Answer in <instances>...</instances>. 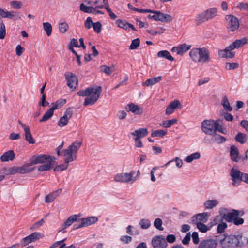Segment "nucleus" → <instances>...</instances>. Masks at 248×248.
<instances>
[{
	"label": "nucleus",
	"instance_id": "1",
	"mask_svg": "<svg viewBox=\"0 0 248 248\" xmlns=\"http://www.w3.org/2000/svg\"><path fill=\"white\" fill-rule=\"evenodd\" d=\"M222 248H238L246 246L248 243L247 238L242 234L225 235L216 236Z\"/></svg>",
	"mask_w": 248,
	"mask_h": 248
},
{
	"label": "nucleus",
	"instance_id": "2",
	"mask_svg": "<svg viewBox=\"0 0 248 248\" xmlns=\"http://www.w3.org/2000/svg\"><path fill=\"white\" fill-rule=\"evenodd\" d=\"M102 88L101 86H97L96 88L90 87L85 90H80L77 94L80 96L88 97L85 98L84 106L94 104L99 99L101 94Z\"/></svg>",
	"mask_w": 248,
	"mask_h": 248
},
{
	"label": "nucleus",
	"instance_id": "3",
	"mask_svg": "<svg viewBox=\"0 0 248 248\" xmlns=\"http://www.w3.org/2000/svg\"><path fill=\"white\" fill-rule=\"evenodd\" d=\"M189 56L195 62L207 63L211 61L209 51L205 47L192 48L189 52Z\"/></svg>",
	"mask_w": 248,
	"mask_h": 248
},
{
	"label": "nucleus",
	"instance_id": "4",
	"mask_svg": "<svg viewBox=\"0 0 248 248\" xmlns=\"http://www.w3.org/2000/svg\"><path fill=\"white\" fill-rule=\"evenodd\" d=\"M82 145V142L78 141L74 142L67 149L62 151L61 156H64L65 162L69 163L77 159L76 154Z\"/></svg>",
	"mask_w": 248,
	"mask_h": 248
},
{
	"label": "nucleus",
	"instance_id": "5",
	"mask_svg": "<svg viewBox=\"0 0 248 248\" xmlns=\"http://www.w3.org/2000/svg\"><path fill=\"white\" fill-rule=\"evenodd\" d=\"M230 175L233 186H238L242 181L248 184V173L242 172L234 167L231 170Z\"/></svg>",
	"mask_w": 248,
	"mask_h": 248
},
{
	"label": "nucleus",
	"instance_id": "6",
	"mask_svg": "<svg viewBox=\"0 0 248 248\" xmlns=\"http://www.w3.org/2000/svg\"><path fill=\"white\" fill-rule=\"evenodd\" d=\"M238 212L237 210L232 209L231 212L221 214L222 218L226 222L233 223L234 225L238 226L242 225L244 222L243 218L237 217Z\"/></svg>",
	"mask_w": 248,
	"mask_h": 248
},
{
	"label": "nucleus",
	"instance_id": "7",
	"mask_svg": "<svg viewBox=\"0 0 248 248\" xmlns=\"http://www.w3.org/2000/svg\"><path fill=\"white\" fill-rule=\"evenodd\" d=\"M217 10L216 8H210L197 15L196 18V24L199 25L206 21L215 17L217 16Z\"/></svg>",
	"mask_w": 248,
	"mask_h": 248
},
{
	"label": "nucleus",
	"instance_id": "8",
	"mask_svg": "<svg viewBox=\"0 0 248 248\" xmlns=\"http://www.w3.org/2000/svg\"><path fill=\"white\" fill-rule=\"evenodd\" d=\"M56 159L54 156L45 154H36L32 156L30 160V165H34L37 164H43L46 162H51Z\"/></svg>",
	"mask_w": 248,
	"mask_h": 248
},
{
	"label": "nucleus",
	"instance_id": "9",
	"mask_svg": "<svg viewBox=\"0 0 248 248\" xmlns=\"http://www.w3.org/2000/svg\"><path fill=\"white\" fill-rule=\"evenodd\" d=\"M202 124V130L204 133L210 135L215 134L216 121L205 120Z\"/></svg>",
	"mask_w": 248,
	"mask_h": 248
},
{
	"label": "nucleus",
	"instance_id": "10",
	"mask_svg": "<svg viewBox=\"0 0 248 248\" xmlns=\"http://www.w3.org/2000/svg\"><path fill=\"white\" fill-rule=\"evenodd\" d=\"M44 234L40 232H35L22 238L20 241V244L23 247H25L31 243L38 240L40 238L44 237Z\"/></svg>",
	"mask_w": 248,
	"mask_h": 248
},
{
	"label": "nucleus",
	"instance_id": "11",
	"mask_svg": "<svg viewBox=\"0 0 248 248\" xmlns=\"http://www.w3.org/2000/svg\"><path fill=\"white\" fill-rule=\"evenodd\" d=\"M225 19L228 22L227 29L231 31H236L239 27L238 19L232 15H226Z\"/></svg>",
	"mask_w": 248,
	"mask_h": 248
},
{
	"label": "nucleus",
	"instance_id": "12",
	"mask_svg": "<svg viewBox=\"0 0 248 248\" xmlns=\"http://www.w3.org/2000/svg\"><path fill=\"white\" fill-rule=\"evenodd\" d=\"M152 244L154 248H166L168 246L163 235H157L154 237L152 240Z\"/></svg>",
	"mask_w": 248,
	"mask_h": 248
},
{
	"label": "nucleus",
	"instance_id": "13",
	"mask_svg": "<svg viewBox=\"0 0 248 248\" xmlns=\"http://www.w3.org/2000/svg\"><path fill=\"white\" fill-rule=\"evenodd\" d=\"M135 174V171H131L130 173H122L117 174L114 180L116 182L121 183H128L132 180L134 175Z\"/></svg>",
	"mask_w": 248,
	"mask_h": 248
},
{
	"label": "nucleus",
	"instance_id": "14",
	"mask_svg": "<svg viewBox=\"0 0 248 248\" xmlns=\"http://www.w3.org/2000/svg\"><path fill=\"white\" fill-rule=\"evenodd\" d=\"M80 220L81 223L80 224H75L74 225L73 227L74 230H77L93 224L97 221L98 218L95 217H90L88 218H81Z\"/></svg>",
	"mask_w": 248,
	"mask_h": 248
},
{
	"label": "nucleus",
	"instance_id": "15",
	"mask_svg": "<svg viewBox=\"0 0 248 248\" xmlns=\"http://www.w3.org/2000/svg\"><path fill=\"white\" fill-rule=\"evenodd\" d=\"M79 215H73L70 216L65 222L61 226V230L59 231L58 234L60 232H65L66 231H64V229L70 226L75 221L79 220L78 217H80Z\"/></svg>",
	"mask_w": 248,
	"mask_h": 248
},
{
	"label": "nucleus",
	"instance_id": "16",
	"mask_svg": "<svg viewBox=\"0 0 248 248\" xmlns=\"http://www.w3.org/2000/svg\"><path fill=\"white\" fill-rule=\"evenodd\" d=\"M64 75L67 82V86L70 88L75 89L78 83L77 77L72 73H66Z\"/></svg>",
	"mask_w": 248,
	"mask_h": 248
},
{
	"label": "nucleus",
	"instance_id": "17",
	"mask_svg": "<svg viewBox=\"0 0 248 248\" xmlns=\"http://www.w3.org/2000/svg\"><path fill=\"white\" fill-rule=\"evenodd\" d=\"M217 240L207 239L202 241L198 248H216L217 245Z\"/></svg>",
	"mask_w": 248,
	"mask_h": 248
},
{
	"label": "nucleus",
	"instance_id": "18",
	"mask_svg": "<svg viewBox=\"0 0 248 248\" xmlns=\"http://www.w3.org/2000/svg\"><path fill=\"white\" fill-rule=\"evenodd\" d=\"M125 108L127 111H131L137 115H140L143 113L142 108L133 103L127 104L125 106Z\"/></svg>",
	"mask_w": 248,
	"mask_h": 248
},
{
	"label": "nucleus",
	"instance_id": "19",
	"mask_svg": "<svg viewBox=\"0 0 248 248\" xmlns=\"http://www.w3.org/2000/svg\"><path fill=\"white\" fill-rule=\"evenodd\" d=\"M179 106H181V103L179 100H175L171 102L166 108L165 114L166 115L172 114Z\"/></svg>",
	"mask_w": 248,
	"mask_h": 248
},
{
	"label": "nucleus",
	"instance_id": "20",
	"mask_svg": "<svg viewBox=\"0 0 248 248\" xmlns=\"http://www.w3.org/2000/svg\"><path fill=\"white\" fill-rule=\"evenodd\" d=\"M96 7L87 6L84 4L81 3L80 5V10L87 13H92L95 15L100 14H104V12L99 10H96Z\"/></svg>",
	"mask_w": 248,
	"mask_h": 248
},
{
	"label": "nucleus",
	"instance_id": "21",
	"mask_svg": "<svg viewBox=\"0 0 248 248\" xmlns=\"http://www.w3.org/2000/svg\"><path fill=\"white\" fill-rule=\"evenodd\" d=\"M230 157L232 161L235 162H238L241 159L238 149L235 145H232L230 147Z\"/></svg>",
	"mask_w": 248,
	"mask_h": 248
},
{
	"label": "nucleus",
	"instance_id": "22",
	"mask_svg": "<svg viewBox=\"0 0 248 248\" xmlns=\"http://www.w3.org/2000/svg\"><path fill=\"white\" fill-rule=\"evenodd\" d=\"M208 217L209 216L207 212L199 213L193 217L192 221L195 223H196V222L205 223L207 221Z\"/></svg>",
	"mask_w": 248,
	"mask_h": 248
},
{
	"label": "nucleus",
	"instance_id": "23",
	"mask_svg": "<svg viewBox=\"0 0 248 248\" xmlns=\"http://www.w3.org/2000/svg\"><path fill=\"white\" fill-rule=\"evenodd\" d=\"M15 158V154L12 150H10L5 152L0 156V160L2 162L13 161Z\"/></svg>",
	"mask_w": 248,
	"mask_h": 248
},
{
	"label": "nucleus",
	"instance_id": "24",
	"mask_svg": "<svg viewBox=\"0 0 248 248\" xmlns=\"http://www.w3.org/2000/svg\"><path fill=\"white\" fill-rule=\"evenodd\" d=\"M62 191V189H59L47 195L45 197V202L48 203L52 202L58 196L60 195Z\"/></svg>",
	"mask_w": 248,
	"mask_h": 248
},
{
	"label": "nucleus",
	"instance_id": "25",
	"mask_svg": "<svg viewBox=\"0 0 248 248\" xmlns=\"http://www.w3.org/2000/svg\"><path fill=\"white\" fill-rule=\"evenodd\" d=\"M148 134V132L147 129L144 128H139L131 133L132 135L135 136L136 138L140 139L145 137Z\"/></svg>",
	"mask_w": 248,
	"mask_h": 248
},
{
	"label": "nucleus",
	"instance_id": "26",
	"mask_svg": "<svg viewBox=\"0 0 248 248\" xmlns=\"http://www.w3.org/2000/svg\"><path fill=\"white\" fill-rule=\"evenodd\" d=\"M162 79V77L159 76L148 79L145 82L142 83L143 86H150L159 82Z\"/></svg>",
	"mask_w": 248,
	"mask_h": 248
},
{
	"label": "nucleus",
	"instance_id": "27",
	"mask_svg": "<svg viewBox=\"0 0 248 248\" xmlns=\"http://www.w3.org/2000/svg\"><path fill=\"white\" fill-rule=\"evenodd\" d=\"M51 162H46L44 164L40 166L38 170L39 171H44L49 170L52 167H53L55 163V159H52Z\"/></svg>",
	"mask_w": 248,
	"mask_h": 248
},
{
	"label": "nucleus",
	"instance_id": "28",
	"mask_svg": "<svg viewBox=\"0 0 248 248\" xmlns=\"http://www.w3.org/2000/svg\"><path fill=\"white\" fill-rule=\"evenodd\" d=\"M24 131L25 132V140L28 141L30 144H34L35 140L31 133L30 127L26 128Z\"/></svg>",
	"mask_w": 248,
	"mask_h": 248
},
{
	"label": "nucleus",
	"instance_id": "29",
	"mask_svg": "<svg viewBox=\"0 0 248 248\" xmlns=\"http://www.w3.org/2000/svg\"><path fill=\"white\" fill-rule=\"evenodd\" d=\"M191 45L186 44H183L176 48L177 53L178 55H182L184 53L186 52L191 48Z\"/></svg>",
	"mask_w": 248,
	"mask_h": 248
},
{
	"label": "nucleus",
	"instance_id": "30",
	"mask_svg": "<svg viewBox=\"0 0 248 248\" xmlns=\"http://www.w3.org/2000/svg\"><path fill=\"white\" fill-rule=\"evenodd\" d=\"M157 55L158 57L166 58L170 61H173L174 60V58L167 50L160 51L157 53Z\"/></svg>",
	"mask_w": 248,
	"mask_h": 248
},
{
	"label": "nucleus",
	"instance_id": "31",
	"mask_svg": "<svg viewBox=\"0 0 248 248\" xmlns=\"http://www.w3.org/2000/svg\"><path fill=\"white\" fill-rule=\"evenodd\" d=\"M218 203L217 200H209L204 202V205L206 209H211L216 206Z\"/></svg>",
	"mask_w": 248,
	"mask_h": 248
},
{
	"label": "nucleus",
	"instance_id": "32",
	"mask_svg": "<svg viewBox=\"0 0 248 248\" xmlns=\"http://www.w3.org/2000/svg\"><path fill=\"white\" fill-rule=\"evenodd\" d=\"M212 136H213L212 140L218 144L223 143L227 140L226 138L216 133L212 135Z\"/></svg>",
	"mask_w": 248,
	"mask_h": 248
},
{
	"label": "nucleus",
	"instance_id": "33",
	"mask_svg": "<svg viewBox=\"0 0 248 248\" xmlns=\"http://www.w3.org/2000/svg\"><path fill=\"white\" fill-rule=\"evenodd\" d=\"M234 139L237 142L242 144L245 143L247 140V135L241 132H238Z\"/></svg>",
	"mask_w": 248,
	"mask_h": 248
},
{
	"label": "nucleus",
	"instance_id": "34",
	"mask_svg": "<svg viewBox=\"0 0 248 248\" xmlns=\"http://www.w3.org/2000/svg\"><path fill=\"white\" fill-rule=\"evenodd\" d=\"M22 15L18 12L15 11H11L8 12V16L7 18H9L11 19L14 20H18L20 19L21 18Z\"/></svg>",
	"mask_w": 248,
	"mask_h": 248
},
{
	"label": "nucleus",
	"instance_id": "35",
	"mask_svg": "<svg viewBox=\"0 0 248 248\" xmlns=\"http://www.w3.org/2000/svg\"><path fill=\"white\" fill-rule=\"evenodd\" d=\"M218 55L222 58H232L235 56V53L225 50H219Z\"/></svg>",
	"mask_w": 248,
	"mask_h": 248
},
{
	"label": "nucleus",
	"instance_id": "36",
	"mask_svg": "<svg viewBox=\"0 0 248 248\" xmlns=\"http://www.w3.org/2000/svg\"><path fill=\"white\" fill-rule=\"evenodd\" d=\"M29 165L17 167V173L25 174L31 172L34 170L35 167L28 168Z\"/></svg>",
	"mask_w": 248,
	"mask_h": 248
},
{
	"label": "nucleus",
	"instance_id": "37",
	"mask_svg": "<svg viewBox=\"0 0 248 248\" xmlns=\"http://www.w3.org/2000/svg\"><path fill=\"white\" fill-rule=\"evenodd\" d=\"M159 21L163 22H170L173 19L171 16L170 14H164L160 12Z\"/></svg>",
	"mask_w": 248,
	"mask_h": 248
},
{
	"label": "nucleus",
	"instance_id": "38",
	"mask_svg": "<svg viewBox=\"0 0 248 248\" xmlns=\"http://www.w3.org/2000/svg\"><path fill=\"white\" fill-rule=\"evenodd\" d=\"M65 103V99H59L55 102L52 103V107H51V108L54 111V110L61 108Z\"/></svg>",
	"mask_w": 248,
	"mask_h": 248
},
{
	"label": "nucleus",
	"instance_id": "39",
	"mask_svg": "<svg viewBox=\"0 0 248 248\" xmlns=\"http://www.w3.org/2000/svg\"><path fill=\"white\" fill-rule=\"evenodd\" d=\"M222 105L227 111H231L232 110V107L230 106L228 99L226 96H224L222 100Z\"/></svg>",
	"mask_w": 248,
	"mask_h": 248
},
{
	"label": "nucleus",
	"instance_id": "40",
	"mask_svg": "<svg viewBox=\"0 0 248 248\" xmlns=\"http://www.w3.org/2000/svg\"><path fill=\"white\" fill-rule=\"evenodd\" d=\"M54 111L50 108L43 115L42 118L40 120V122H45L49 120L53 115Z\"/></svg>",
	"mask_w": 248,
	"mask_h": 248
},
{
	"label": "nucleus",
	"instance_id": "41",
	"mask_svg": "<svg viewBox=\"0 0 248 248\" xmlns=\"http://www.w3.org/2000/svg\"><path fill=\"white\" fill-rule=\"evenodd\" d=\"M219 120H216L215 133L218 131L222 134H226L227 130L221 124H220Z\"/></svg>",
	"mask_w": 248,
	"mask_h": 248
},
{
	"label": "nucleus",
	"instance_id": "42",
	"mask_svg": "<svg viewBox=\"0 0 248 248\" xmlns=\"http://www.w3.org/2000/svg\"><path fill=\"white\" fill-rule=\"evenodd\" d=\"M177 122V120L176 119L166 120L163 121V123L161 124L160 125L165 128H169L176 123Z\"/></svg>",
	"mask_w": 248,
	"mask_h": 248
},
{
	"label": "nucleus",
	"instance_id": "43",
	"mask_svg": "<svg viewBox=\"0 0 248 248\" xmlns=\"http://www.w3.org/2000/svg\"><path fill=\"white\" fill-rule=\"evenodd\" d=\"M200 156L201 155L199 152H195L187 156L185 159V161L188 163L191 162L194 159H199Z\"/></svg>",
	"mask_w": 248,
	"mask_h": 248
},
{
	"label": "nucleus",
	"instance_id": "44",
	"mask_svg": "<svg viewBox=\"0 0 248 248\" xmlns=\"http://www.w3.org/2000/svg\"><path fill=\"white\" fill-rule=\"evenodd\" d=\"M247 40L246 38H243L241 39L236 40L232 43L235 48H238L247 43Z\"/></svg>",
	"mask_w": 248,
	"mask_h": 248
},
{
	"label": "nucleus",
	"instance_id": "45",
	"mask_svg": "<svg viewBox=\"0 0 248 248\" xmlns=\"http://www.w3.org/2000/svg\"><path fill=\"white\" fill-rule=\"evenodd\" d=\"M43 29L46 31V35L49 36L52 33V26L49 22H45L43 24Z\"/></svg>",
	"mask_w": 248,
	"mask_h": 248
},
{
	"label": "nucleus",
	"instance_id": "46",
	"mask_svg": "<svg viewBox=\"0 0 248 248\" xmlns=\"http://www.w3.org/2000/svg\"><path fill=\"white\" fill-rule=\"evenodd\" d=\"M151 13H153V15H149L148 18L151 19H153L155 21H159L160 20V11H154L152 10V12Z\"/></svg>",
	"mask_w": 248,
	"mask_h": 248
},
{
	"label": "nucleus",
	"instance_id": "47",
	"mask_svg": "<svg viewBox=\"0 0 248 248\" xmlns=\"http://www.w3.org/2000/svg\"><path fill=\"white\" fill-rule=\"evenodd\" d=\"M167 130H155L151 133V137H163L167 133Z\"/></svg>",
	"mask_w": 248,
	"mask_h": 248
},
{
	"label": "nucleus",
	"instance_id": "48",
	"mask_svg": "<svg viewBox=\"0 0 248 248\" xmlns=\"http://www.w3.org/2000/svg\"><path fill=\"white\" fill-rule=\"evenodd\" d=\"M68 165L69 163L64 161V164L57 165L54 168L53 170L55 172L64 170L67 168Z\"/></svg>",
	"mask_w": 248,
	"mask_h": 248
},
{
	"label": "nucleus",
	"instance_id": "49",
	"mask_svg": "<svg viewBox=\"0 0 248 248\" xmlns=\"http://www.w3.org/2000/svg\"><path fill=\"white\" fill-rule=\"evenodd\" d=\"M44 222V219H42L34 223L30 227L29 229L31 231L35 230L40 227Z\"/></svg>",
	"mask_w": 248,
	"mask_h": 248
},
{
	"label": "nucleus",
	"instance_id": "50",
	"mask_svg": "<svg viewBox=\"0 0 248 248\" xmlns=\"http://www.w3.org/2000/svg\"><path fill=\"white\" fill-rule=\"evenodd\" d=\"M116 23L118 25V26L121 28L124 29L125 30H127L128 29V25L129 24V23L126 22L125 20H122L118 19L116 21Z\"/></svg>",
	"mask_w": 248,
	"mask_h": 248
},
{
	"label": "nucleus",
	"instance_id": "51",
	"mask_svg": "<svg viewBox=\"0 0 248 248\" xmlns=\"http://www.w3.org/2000/svg\"><path fill=\"white\" fill-rule=\"evenodd\" d=\"M6 35L5 26L3 21L0 24V39H3Z\"/></svg>",
	"mask_w": 248,
	"mask_h": 248
},
{
	"label": "nucleus",
	"instance_id": "52",
	"mask_svg": "<svg viewBox=\"0 0 248 248\" xmlns=\"http://www.w3.org/2000/svg\"><path fill=\"white\" fill-rule=\"evenodd\" d=\"M197 227L202 232H206L209 228L207 225L201 222H196Z\"/></svg>",
	"mask_w": 248,
	"mask_h": 248
},
{
	"label": "nucleus",
	"instance_id": "53",
	"mask_svg": "<svg viewBox=\"0 0 248 248\" xmlns=\"http://www.w3.org/2000/svg\"><path fill=\"white\" fill-rule=\"evenodd\" d=\"M69 28V26L66 22H62L59 23V29L60 31L64 33L66 32Z\"/></svg>",
	"mask_w": 248,
	"mask_h": 248
},
{
	"label": "nucleus",
	"instance_id": "54",
	"mask_svg": "<svg viewBox=\"0 0 248 248\" xmlns=\"http://www.w3.org/2000/svg\"><path fill=\"white\" fill-rule=\"evenodd\" d=\"M133 227L128 225L126 228V232L131 235H136L139 234V231L137 229L132 230Z\"/></svg>",
	"mask_w": 248,
	"mask_h": 248
},
{
	"label": "nucleus",
	"instance_id": "55",
	"mask_svg": "<svg viewBox=\"0 0 248 248\" xmlns=\"http://www.w3.org/2000/svg\"><path fill=\"white\" fill-rule=\"evenodd\" d=\"M69 121V119L64 116L61 117L60 119V120L58 122V125L60 127H63L66 126Z\"/></svg>",
	"mask_w": 248,
	"mask_h": 248
},
{
	"label": "nucleus",
	"instance_id": "56",
	"mask_svg": "<svg viewBox=\"0 0 248 248\" xmlns=\"http://www.w3.org/2000/svg\"><path fill=\"white\" fill-rule=\"evenodd\" d=\"M162 220L160 218H157L154 221V226L159 230L163 231L164 230V228L162 227Z\"/></svg>",
	"mask_w": 248,
	"mask_h": 248
},
{
	"label": "nucleus",
	"instance_id": "57",
	"mask_svg": "<svg viewBox=\"0 0 248 248\" xmlns=\"http://www.w3.org/2000/svg\"><path fill=\"white\" fill-rule=\"evenodd\" d=\"M140 44V39L139 38H136L134 39L129 46V49L133 50L136 49Z\"/></svg>",
	"mask_w": 248,
	"mask_h": 248
},
{
	"label": "nucleus",
	"instance_id": "58",
	"mask_svg": "<svg viewBox=\"0 0 248 248\" xmlns=\"http://www.w3.org/2000/svg\"><path fill=\"white\" fill-rule=\"evenodd\" d=\"M140 224L141 228L143 229H147L151 225L150 221L145 219H142L140 221Z\"/></svg>",
	"mask_w": 248,
	"mask_h": 248
},
{
	"label": "nucleus",
	"instance_id": "59",
	"mask_svg": "<svg viewBox=\"0 0 248 248\" xmlns=\"http://www.w3.org/2000/svg\"><path fill=\"white\" fill-rule=\"evenodd\" d=\"M227 227V225L225 222H221L217 225V232L218 233L224 232L225 229Z\"/></svg>",
	"mask_w": 248,
	"mask_h": 248
},
{
	"label": "nucleus",
	"instance_id": "60",
	"mask_svg": "<svg viewBox=\"0 0 248 248\" xmlns=\"http://www.w3.org/2000/svg\"><path fill=\"white\" fill-rule=\"evenodd\" d=\"M103 2L104 4L100 3V5H96V8L99 9H102L104 8L107 10V11H108L109 9H110L108 0H103Z\"/></svg>",
	"mask_w": 248,
	"mask_h": 248
},
{
	"label": "nucleus",
	"instance_id": "61",
	"mask_svg": "<svg viewBox=\"0 0 248 248\" xmlns=\"http://www.w3.org/2000/svg\"><path fill=\"white\" fill-rule=\"evenodd\" d=\"M100 70L107 74L108 75H109L113 72L109 67H108L105 65H102L100 66Z\"/></svg>",
	"mask_w": 248,
	"mask_h": 248
},
{
	"label": "nucleus",
	"instance_id": "62",
	"mask_svg": "<svg viewBox=\"0 0 248 248\" xmlns=\"http://www.w3.org/2000/svg\"><path fill=\"white\" fill-rule=\"evenodd\" d=\"M93 28L94 31L97 33H100L102 30V24L101 23L98 21L95 23H93Z\"/></svg>",
	"mask_w": 248,
	"mask_h": 248
},
{
	"label": "nucleus",
	"instance_id": "63",
	"mask_svg": "<svg viewBox=\"0 0 248 248\" xmlns=\"http://www.w3.org/2000/svg\"><path fill=\"white\" fill-rule=\"evenodd\" d=\"M93 23L92 21V18L88 17L85 21L84 25L87 29H90L93 26Z\"/></svg>",
	"mask_w": 248,
	"mask_h": 248
},
{
	"label": "nucleus",
	"instance_id": "64",
	"mask_svg": "<svg viewBox=\"0 0 248 248\" xmlns=\"http://www.w3.org/2000/svg\"><path fill=\"white\" fill-rule=\"evenodd\" d=\"M73 114V112L72 108H69L65 111L63 116L69 120L72 117Z\"/></svg>",
	"mask_w": 248,
	"mask_h": 248
}]
</instances>
